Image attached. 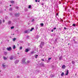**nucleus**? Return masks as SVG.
<instances>
[{"mask_svg": "<svg viewBox=\"0 0 78 78\" xmlns=\"http://www.w3.org/2000/svg\"><path fill=\"white\" fill-rule=\"evenodd\" d=\"M40 2H41V5H42V7H43V5H44V0H40Z\"/></svg>", "mask_w": 78, "mask_h": 78, "instance_id": "nucleus-3", "label": "nucleus"}, {"mask_svg": "<svg viewBox=\"0 0 78 78\" xmlns=\"http://www.w3.org/2000/svg\"><path fill=\"white\" fill-rule=\"evenodd\" d=\"M19 62V60H17L15 61L14 62V63L15 64H17Z\"/></svg>", "mask_w": 78, "mask_h": 78, "instance_id": "nucleus-5", "label": "nucleus"}, {"mask_svg": "<svg viewBox=\"0 0 78 78\" xmlns=\"http://www.w3.org/2000/svg\"><path fill=\"white\" fill-rule=\"evenodd\" d=\"M3 58L4 59H5V60H6V59H7V58H6L4 56L3 57Z\"/></svg>", "mask_w": 78, "mask_h": 78, "instance_id": "nucleus-20", "label": "nucleus"}, {"mask_svg": "<svg viewBox=\"0 0 78 78\" xmlns=\"http://www.w3.org/2000/svg\"><path fill=\"white\" fill-rule=\"evenodd\" d=\"M8 23H9V25H10V24H11V21H9Z\"/></svg>", "mask_w": 78, "mask_h": 78, "instance_id": "nucleus-22", "label": "nucleus"}, {"mask_svg": "<svg viewBox=\"0 0 78 78\" xmlns=\"http://www.w3.org/2000/svg\"><path fill=\"white\" fill-rule=\"evenodd\" d=\"M73 42H74L75 41V39H73Z\"/></svg>", "mask_w": 78, "mask_h": 78, "instance_id": "nucleus-38", "label": "nucleus"}, {"mask_svg": "<svg viewBox=\"0 0 78 78\" xmlns=\"http://www.w3.org/2000/svg\"><path fill=\"white\" fill-rule=\"evenodd\" d=\"M10 60H12V59H13V57H11V58H10Z\"/></svg>", "mask_w": 78, "mask_h": 78, "instance_id": "nucleus-30", "label": "nucleus"}, {"mask_svg": "<svg viewBox=\"0 0 78 78\" xmlns=\"http://www.w3.org/2000/svg\"><path fill=\"white\" fill-rule=\"evenodd\" d=\"M15 16H16V17H18V16H20V15H19V14L18 13H16L15 14Z\"/></svg>", "mask_w": 78, "mask_h": 78, "instance_id": "nucleus-8", "label": "nucleus"}, {"mask_svg": "<svg viewBox=\"0 0 78 78\" xmlns=\"http://www.w3.org/2000/svg\"><path fill=\"white\" fill-rule=\"evenodd\" d=\"M17 78H20V76H17Z\"/></svg>", "mask_w": 78, "mask_h": 78, "instance_id": "nucleus-41", "label": "nucleus"}, {"mask_svg": "<svg viewBox=\"0 0 78 78\" xmlns=\"http://www.w3.org/2000/svg\"><path fill=\"white\" fill-rule=\"evenodd\" d=\"M25 51V52H28V51H29V50L28 49H26Z\"/></svg>", "mask_w": 78, "mask_h": 78, "instance_id": "nucleus-15", "label": "nucleus"}, {"mask_svg": "<svg viewBox=\"0 0 78 78\" xmlns=\"http://www.w3.org/2000/svg\"><path fill=\"white\" fill-rule=\"evenodd\" d=\"M48 8V7H47V8Z\"/></svg>", "mask_w": 78, "mask_h": 78, "instance_id": "nucleus-58", "label": "nucleus"}, {"mask_svg": "<svg viewBox=\"0 0 78 78\" xmlns=\"http://www.w3.org/2000/svg\"><path fill=\"white\" fill-rule=\"evenodd\" d=\"M65 9L66 11H67V9H66V8H65Z\"/></svg>", "mask_w": 78, "mask_h": 78, "instance_id": "nucleus-51", "label": "nucleus"}, {"mask_svg": "<svg viewBox=\"0 0 78 78\" xmlns=\"http://www.w3.org/2000/svg\"><path fill=\"white\" fill-rule=\"evenodd\" d=\"M36 52H34V51H30V55H33V54H34V53Z\"/></svg>", "mask_w": 78, "mask_h": 78, "instance_id": "nucleus-9", "label": "nucleus"}, {"mask_svg": "<svg viewBox=\"0 0 78 78\" xmlns=\"http://www.w3.org/2000/svg\"><path fill=\"white\" fill-rule=\"evenodd\" d=\"M14 28V27H11V29H13Z\"/></svg>", "mask_w": 78, "mask_h": 78, "instance_id": "nucleus-36", "label": "nucleus"}, {"mask_svg": "<svg viewBox=\"0 0 78 78\" xmlns=\"http://www.w3.org/2000/svg\"><path fill=\"white\" fill-rule=\"evenodd\" d=\"M2 66H3V67H5L6 66V65H5L3 64Z\"/></svg>", "mask_w": 78, "mask_h": 78, "instance_id": "nucleus-35", "label": "nucleus"}, {"mask_svg": "<svg viewBox=\"0 0 78 78\" xmlns=\"http://www.w3.org/2000/svg\"><path fill=\"white\" fill-rule=\"evenodd\" d=\"M73 27H75V26H76V24H73Z\"/></svg>", "mask_w": 78, "mask_h": 78, "instance_id": "nucleus-31", "label": "nucleus"}, {"mask_svg": "<svg viewBox=\"0 0 78 78\" xmlns=\"http://www.w3.org/2000/svg\"><path fill=\"white\" fill-rule=\"evenodd\" d=\"M27 63H30V61H27Z\"/></svg>", "mask_w": 78, "mask_h": 78, "instance_id": "nucleus-34", "label": "nucleus"}, {"mask_svg": "<svg viewBox=\"0 0 78 78\" xmlns=\"http://www.w3.org/2000/svg\"><path fill=\"white\" fill-rule=\"evenodd\" d=\"M56 28L55 27V28H53V30H56Z\"/></svg>", "mask_w": 78, "mask_h": 78, "instance_id": "nucleus-42", "label": "nucleus"}, {"mask_svg": "<svg viewBox=\"0 0 78 78\" xmlns=\"http://www.w3.org/2000/svg\"><path fill=\"white\" fill-rule=\"evenodd\" d=\"M18 54H19V53H18Z\"/></svg>", "mask_w": 78, "mask_h": 78, "instance_id": "nucleus-64", "label": "nucleus"}, {"mask_svg": "<svg viewBox=\"0 0 78 78\" xmlns=\"http://www.w3.org/2000/svg\"><path fill=\"white\" fill-rule=\"evenodd\" d=\"M25 11H28V9H25Z\"/></svg>", "mask_w": 78, "mask_h": 78, "instance_id": "nucleus-37", "label": "nucleus"}, {"mask_svg": "<svg viewBox=\"0 0 78 78\" xmlns=\"http://www.w3.org/2000/svg\"><path fill=\"white\" fill-rule=\"evenodd\" d=\"M22 62L25 64H27V63L25 62V58H24L23 59Z\"/></svg>", "mask_w": 78, "mask_h": 78, "instance_id": "nucleus-4", "label": "nucleus"}, {"mask_svg": "<svg viewBox=\"0 0 78 78\" xmlns=\"http://www.w3.org/2000/svg\"><path fill=\"white\" fill-rule=\"evenodd\" d=\"M40 66H41V67H45V65H44V64L43 63H41L40 64Z\"/></svg>", "mask_w": 78, "mask_h": 78, "instance_id": "nucleus-6", "label": "nucleus"}, {"mask_svg": "<svg viewBox=\"0 0 78 78\" xmlns=\"http://www.w3.org/2000/svg\"><path fill=\"white\" fill-rule=\"evenodd\" d=\"M57 40H58V39L56 38L55 39V42H57Z\"/></svg>", "mask_w": 78, "mask_h": 78, "instance_id": "nucleus-24", "label": "nucleus"}, {"mask_svg": "<svg viewBox=\"0 0 78 78\" xmlns=\"http://www.w3.org/2000/svg\"><path fill=\"white\" fill-rule=\"evenodd\" d=\"M51 58H50L48 59V60L49 61L50 59H51Z\"/></svg>", "mask_w": 78, "mask_h": 78, "instance_id": "nucleus-44", "label": "nucleus"}, {"mask_svg": "<svg viewBox=\"0 0 78 78\" xmlns=\"http://www.w3.org/2000/svg\"><path fill=\"white\" fill-rule=\"evenodd\" d=\"M64 29H65V30H66V29H67V28H66V27H65L64 28Z\"/></svg>", "mask_w": 78, "mask_h": 78, "instance_id": "nucleus-49", "label": "nucleus"}, {"mask_svg": "<svg viewBox=\"0 0 78 78\" xmlns=\"http://www.w3.org/2000/svg\"><path fill=\"white\" fill-rule=\"evenodd\" d=\"M10 6H11V5H10Z\"/></svg>", "mask_w": 78, "mask_h": 78, "instance_id": "nucleus-56", "label": "nucleus"}, {"mask_svg": "<svg viewBox=\"0 0 78 78\" xmlns=\"http://www.w3.org/2000/svg\"><path fill=\"white\" fill-rule=\"evenodd\" d=\"M4 53V55H6L7 54H8V53L7 52H5Z\"/></svg>", "mask_w": 78, "mask_h": 78, "instance_id": "nucleus-18", "label": "nucleus"}, {"mask_svg": "<svg viewBox=\"0 0 78 78\" xmlns=\"http://www.w3.org/2000/svg\"><path fill=\"white\" fill-rule=\"evenodd\" d=\"M31 22H34V19H33L32 21H31Z\"/></svg>", "mask_w": 78, "mask_h": 78, "instance_id": "nucleus-29", "label": "nucleus"}, {"mask_svg": "<svg viewBox=\"0 0 78 78\" xmlns=\"http://www.w3.org/2000/svg\"><path fill=\"white\" fill-rule=\"evenodd\" d=\"M56 7H57V8H58V6L57 5H56Z\"/></svg>", "mask_w": 78, "mask_h": 78, "instance_id": "nucleus-53", "label": "nucleus"}, {"mask_svg": "<svg viewBox=\"0 0 78 78\" xmlns=\"http://www.w3.org/2000/svg\"><path fill=\"white\" fill-rule=\"evenodd\" d=\"M9 11H12V8H11V7H10V8L9 9Z\"/></svg>", "mask_w": 78, "mask_h": 78, "instance_id": "nucleus-16", "label": "nucleus"}, {"mask_svg": "<svg viewBox=\"0 0 78 78\" xmlns=\"http://www.w3.org/2000/svg\"><path fill=\"white\" fill-rule=\"evenodd\" d=\"M38 2H39V0L38 1Z\"/></svg>", "mask_w": 78, "mask_h": 78, "instance_id": "nucleus-55", "label": "nucleus"}, {"mask_svg": "<svg viewBox=\"0 0 78 78\" xmlns=\"http://www.w3.org/2000/svg\"><path fill=\"white\" fill-rule=\"evenodd\" d=\"M54 75H53V74H51L50 75V77H51V78H53V77H54Z\"/></svg>", "mask_w": 78, "mask_h": 78, "instance_id": "nucleus-14", "label": "nucleus"}, {"mask_svg": "<svg viewBox=\"0 0 78 78\" xmlns=\"http://www.w3.org/2000/svg\"><path fill=\"white\" fill-rule=\"evenodd\" d=\"M53 48H54V47H53Z\"/></svg>", "mask_w": 78, "mask_h": 78, "instance_id": "nucleus-62", "label": "nucleus"}, {"mask_svg": "<svg viewBox=\"0 0 78 78\" xmlns=\"http://www.w3.org/2000/svg\"><path fill=\"white\" fill-rule=\"evenodd\" d=\"M16 40V38H13V41H15Z\"/></svg>", "mask_w": 78, "mask_h": 78, "instance_id": "nucleus-23", "label": "nucleus"}, {"mask_svg": "<svg viewBox=\"0 0 78 78\" xmlns=\"http://www.w3.org/2000/svg\"><path fill=\"white\" fill-rule=\"evenodd\" d=\"M44 45V42H41L40 45L41 48H42V47H43Z\"/></svg>", "mask_w": 78, "mask_h": 78, "instance_id": "nucleus-1", "label": "nucleus"}, {"mask_svg": "<svg viewBox=\"0 0 78 78\" xmlns=\"http://www.w3.org/2000/svg\"><path fill=\"white\" fill-rule=\"evenodd\" d=\"M75 44H77V42L75 41L74 42Z\"/></svg>", "mask_w": 78, "mask_h": 78, "instance_id": "nucleus-40", "label": "nucleus"}, {"mask_svg": "<svg viewBox=\"0 0 78 78\" xmlns=\"http://www.w3.org/2000/svg\"><path fill=\"white\" fill-rule=\"evenodd\" d=\"M13 49H15L16 48V46H15V45H13Z\"/></svg>", "mask_w": 78, "mask_h": 78, "instance_id": "nucleus-21", "label": "nucleus"}, {"mask_svg": "<svg viewBox=\"0 0 78 78\" xmlns=\"http://www.w3.org/2000/svg\"><path fill=\"white\" fill-rule=\"evenodd\" d=\"M11 3H14V2L13 1H11Z\"/></svg>", "mask_w": 78, "mask_h": 78, "instance_id": "nucleus-28", "label": "nucleus"}, {"mask_svg": "<svg viewBox=\"0 0 78 78\" xmlns=\"http://www.w3.org/2000/svg\"><path fill=\"white\" fill-rule=\"evenodd\" d=\"M7 50H8V51H10L12 49H11V47H9V48H7Z\"/></svg>", "mask_w": 78, "mask_h": 78, "instance_id": "nucleus-7", "label": "nucleus"}, {"mask_svg": "<svg viewBox=\"0 0 78 78\" xmlns=\"http://www.w3.org/2000/svg\"><path fill=\"white\" fill-rule=\"evenodd\" d=\"M75 75L76 76L77 75V74H76V73H75Z\"/></svg>", "mask_w": 78, "mask_h": 78, "instance_id": "nucleus-52", "label": "nucleus"}, {"mask_svg": "<svg viewBox=\"0 0 78 78\" xmlns=\"http://www.w3.org/2000/svg\"><path fill=\"white\" fill-rule=\"evenodd\" d=\"M3 22H5V20H3Z\"/></svg>", "mask_w": 78, "mask_h": 78, "instance_id": "nucleus-54", "label": "nucleus"}, {"mask_svg": "<svg viewBox=\"0 0 78 78\" xmlns=\"http://www.w3.org/2000/svg\"><path fill=\"white\" fill-rule=\"evenodd\" d=\"M30 33V31H29V30H25L24 31V33H26L27 34H28V33Z\"/></svg>", "mask_w": 78, "mask_h": 78, "instance_id": "nucleus-2", "label": "nucleus"}, {"mask_svg": "<svg viewBox=\"0 0 78 78\" xmlns=\"http://www.w3.org/2000/svg\"><path fill=\"white\" fill-rule=\"evenodd\" d=\"M66 65H63L62 66V68L64 69L65 68H66Z\"/></svg>", "mask_w": 78, "mask_h": 78, "instance_id": "nucleus-11", "label": "nucleus"}, {"mask_svg": "<svg viewBox=\"0 0 78 78\" xmlns=\"http://www.w3.org/2000/svg\"><path fill=\"white\" fill-rule=\"evenodd\" d=\"M64 75V73H62V74H61V76H63Z\"/></svg>", "mask_w": 78, "mask_h": 78, "instance_id": "nucleus-13", "label": "nucleus"}, {"mask_svg": "<svg viewBox=\"0 0 78 78\" xmlns=\"http://www.w3.org/2000/svg\"><path fill=\"white\" fill-rule=\"evenodd\" d=\"M2 20H0V24H1V23H2Z\"/></svg>", "mask_w": 78, "mask_h": 78, "instance_id": "nucleus-39", "label": "nucleus"}, {"mask_svg": "<svg viewBox=\"0 0 78 78\" xmlns=\"http://www.w3.org/2000/svg\"><path fill=\"white\" fill-rule=\"evenodd\" d=\"M16 9H18L19 8V7H16Z\"/></svg>", "mask_w": 78, "mask_h": 78, "instance_id": "nucleus-45", "label": "nucleus"}, {"mask_svg": "<svg viewBox=\"0 0 78 78\" xmlns=\"http://www.w3.org/2000/svg\"><path fill=\"white\" fill-rule=\"evenodd\" d=\"M62 56H60L59 58V60H61L62 58Z\"/></svg>", "mask_w": 78, "mask_h": 78, "instance_id": "nucleus-19", "label": "nucleus"}, {"mask_svg": "<svg viewBox=\"0 0 78 78\" xmlns=\"http://www.w3.org/2000/svg\"><path fill=\"white\" fill-rule=\"evenodd\" d=\"M33 30H34V28H31V29L30 30V31H33Z\"/></svg>", "mask_w": 78, "mask_h": 78, "instance_id": "nucleus-26", "label": "nucleus"}, {"mask_svg": "<svg viewBox=\"0 0 78 78\" xmlns=\"http://www.w3.org/2000/svg\"><path fill=\"white\" fill-rule=\"evenodd\" d=\"M22 47H20V50H22Z\"/></svg>", "mask_w": 78, "mask_h": 78, "instance_id": "nucleus-33", "label": "nucleus"}, {"mask_svg": "<svg viewBox=\"0 0 78 78\" xmlns=\"http://www.w3.org/2000/svg\"><path fill=\"white\" fill-rule=\"evenodd\" d=\"M40 27H44V23H41L40 24Z\"/></svg>", "mask_w": 78, "mask_h": 78, "instance_id": "nucleus-12", "label": "nucleus"}, {"mask_svg": "<svg viewBox=\"0 0 78 78\" xmlns=\"http://www.w3.org/2000/svg\"><path fill=\"white\" fill-rule=\"evenodd\" d=\"M50 61H48L47 62H50Z\"/></svg>", "mask_w": 78, "mask_h": 78, "instance_id": "nucleus-50", "label": "nucleus"}, {"mask_svg": "<svg viewBox=\"0 0 78 78\" xmlns=\"http://www.w3.org/2000/svg\"><path fill=\"white\" fill-rule=\"evenodd\" d=\"M72 64H75V62L73 61L72 62Z\"/></svg>", "mask_w": 78, "mask_h": 78, "instance_id": "nucleus-27", "label": "nucleus"}, {"mask_svg": "<svg viewBox=\"0 0 78 78\" xmlns=\"http://www.w3.org/2000/svg\"><path fill=\"white\" fill-rule=\"evenodd\" d=\"M35 2H37V0H35Z\"/></svg>", "mask_w": 78, "mask_h": 78, "instance_id": "nucleus-47", "label": "nucleus"}, {"mask_svg": "<svg viewBox=\"0 0 78 78\" xmlns=\"http://www.w3.org/2000/svg\"><path fill=\"white\" fill-rule=\"evenodd\" d=\"M45 7H47L46 6V5H45Z\"/></svg>", "mask_w": 78, "mask_h": 78, "instance_id": "nucleus-59", "label": "nucleus"}, {"mask_svg": "<svg viewBox=\"0 0 78 78\" xmlns=\"http://www.w3.org/2000/svg\"><path fill=\"white\" fill-rule=\"evenodd\" d=\"M35 58H37V56H38V55H35Z\"/></svg>", "mask_w": 78, "mask_h": 78, "instance_id": "nucleus-25", "label": "nucleus"}, {"mask_svg": "<svg viewBox=\"0 0 78 78\" xmlns=\"http://www.w3.org/2000/svg\"><path fill=\"white\" fill-rule=\"evenodd\" d=\"M28 8L29 9H31V5H29Z\"/></svg>", "mask_w": 78, "mask_h": 78, "instance_id": "nucleus-17", "label": "nucleus"}, {"mask_svg": "<svg viewBox=\"0 0 78 78\" xmlns=\"http://www.w3.org/2000/svg\"><path fill=\"white\" fill-rule=\"evenodd\" d=\"M41 61H44V59H41Z\"/></svg>", "mask_w": 78, "mask_h": 78, "instance_id": "nucleus-43", "label": "nucleus"}, {"mask_svg": "<svg viewBox=\"0 0 78 78\" xmlns=\"http://www.w3.org/2000/svg\"><path fill=\"white\" fill-rule=\"evenodd\" d=\"M1 72V71L0 70V72Z\"/></svg>", "mask_w": 78, "mask_h": 78, "instance_id": "nucleus-63", "label": "nucleus"}, {"mask_svg": "<svg viewBox=\"0 0 78 78\" xmlns=\"http://www.w3.org/2000/svg\"><path fill=\"white\" fill-rule=\"evenodd\" d=\"M56 16H58V13H57L56 14Z\"/></svg>", "mask_w": 78, "mask_h": 78, "instance_id": "nucleus-46", "label": "nucleus"}, {"mask_svg": "<svg viewBox=\"0 0 78 78\" xmlns=\"http://www.w3.org/2000/svg\"><path fill=\"white\" fill-rule=\"evenodd\" d=\"M69 44H70L69 43L68 44V45H69Z\"/></svg>", "mask_w": 78, "mask_h": 78, "instance_id": "nucleus-61", "label": "nucleus"}, {"mask_svg": "<svg viewBox=\"0 0 78 78\" xmlns=\"http://www.w3.org/2000/svg\"><path fill=\"white\" fill-rule=\"evenodd\" d=\"M51 32H53V29H51Z\"/></svg>", "mask_w": 78, "mask_h": 78, "instance_id": "nucleus-48", "label": "nucleus"}, {"mask_svg": "<svg viewBox=\"0 0 78 78\" xmlns=\"http://www.w3.org/2000/svg\"><path fill=\"white\" fill-rule=\"evenodd\" d=\"M5 11H6V9H5Z\"/></svg>", "mask_w": 78, "mask_h": 78, "instance_id": "nucleus-60", "label": "nucleus"}, {"mask_svg": "<svg viewBox=\"0 0 78 78\" xmlns=\"http://www.w3.org/2000/svg\"><path fill=\"white\" fill-rule=\"evenodd\" d=\"M69 10H70V9H68L69 11Z\"/></svg>", "mask_w": 78, "mask_h": 78, "instance_id": "nucleus-57", "label": "nucleus"}, {"mask_svg": "<svg viewBox=\"0 0 78 78\" xmlns=\"http://www.w3.org/2000/svg\"><path fill=\"white\" fill-rule=\"evenodd\" d=\"M69 70H67L66 71V73L65 74L66 75H68V74H69Z\"/></svg>", "mask_w": 78, "mask_h": 78, "instance_id": "nucleus-10", "label": "nucleus"}, {"mask_svg": "<svg viewBox=\"0 0 78 78\" xmlns=\"http://www.w3.org/2000/svg\"><path fill=\"white\" fill-rule=\"evenodd\" d=\"M58 30H59V31H61L62 29L61 28H59L58 29Z\"/></svg>", "mask_w": 78, "mask_h": 78, "instance_id": "nucleus-32", "label": "nucleus"}]
</instances>
